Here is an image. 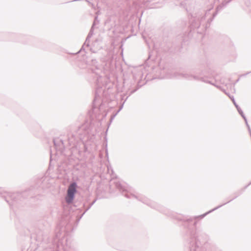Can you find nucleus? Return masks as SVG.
<instances>
[{
	"label": "nucleus",
	"instance_id": "1",
	"mask_svg": "<svg viewBox=\"0 0 251 251\" xmlns=\"http://www.w3.org/2000/svg\"><path fill=\"white\" fill-rule=\"evenodd\" d=\"M76 184L75 183H72L68 188L67 191V195L66 197V201L68 203H71L74 200V195L76 192Z\"/></svg>",
	"mask_w": 251,
	"mask_h": 251
}]
</instances>
